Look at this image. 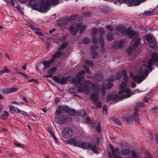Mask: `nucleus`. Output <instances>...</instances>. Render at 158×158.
<instances>
[{"instance_id": "44", "label": "nucleus", "mask_w": 158, "mask_h": 158, "mask_svg": "<svg viewBox=\"0 0 158 158\" xmlns=\"http://www.w3.org/2000/svg\"><path fill=\"white\" fill-rule=\"evenodd\" d=\"M85 63L86 64L89 66L92 67L94 66V63L91 61L89 60H86Z\"/></svg>"}, {"instance_id": "58", "label": "nucleus", "mask_w": 158, "mask_h": 158, "mask_svg": "<svg viewBox=\"0 0 158 158\" xmlns=\"http://www.w3.org/2000/svg\"><path fill=\"white\" fill-rule=\"evenodd\" d=\"M21 114L25 117H29V115L25 111H23L21 112Z\"/></svg>"}, {"instance_id": "10", "label": "nucleus", "mask_w": 158, "mask_h": 158, "mask_svg": "<svg viewBox=\"0 0 158 158\" xmlns=\"http://www.w3.org/2000/svg\"><path fill=\"white\" fill-rule=\"evenodd\" d=\"M130 76L131 78H133V81H137L138 84L141 83L144 79V76L143 75H141L140 76L136 75H133L131 72L130 73Z\"/></svg>"}, {"instance_id": "1", "label": "nucleus", "mask_w": 158, "mask_h": 158, "mask_svg": "<svg viewBox=\"0 0 158 158\" xmlns=\"http://www.w3.org/2000/svg\"><path fill=\"white\" fill-rule=\"evenodd\" d=\"M39 2L41 4H33V8L35 10L40 12H47V9L48 6L52 4L56 5L59 3L58 0H39Z\"/></svg>"}, {"instance_id": "61", "label": "nucleus", "mask_w": 158, "mask_h": 158, "mask_svg": "<svg viewBox=\"0 0 158 158\" xmlns=\"http://www.w3.org/2000/svg\"><path fill=\"white\" fill-rule=\"evenodd\" d=\"M98 52H92V54L93 55L94 58L96 59L97 57V55H98Z\"/></svg>"}, {"instance_id": "33", "label": "nucleus", "mask_w": 158, "mask_h": 158, "mask_svg": "<svg viewBox=\"0 0 158 158\" xmlns=\"http://www.w3.org/2000/svg\"><path fill=\"white\" fill-rule=\"evenodd\" d=\"M70 19L72 20H74L76 21L79 20L78 19V15H72L70 17Z\"/></svg>"}, {"instance_id": "51", "label": "nucleus", "mask_w": 158, "mask_h": 158, "mask_svg": "<svg viewBox=\"0 0 158 158\" xmlns=\"http://www.w3.org/2000/svg\"><path fill=\"white\" fill-rule=\"evenodd\" d=\"M112 98V94H108L107 96V101L109 102L111 99Z\"/></svg>"}, {"instance_id": "13", "label": "nucleus", "mask_w": 158, "mask_h": 158, "mask_svg": "<svg viewBox=\"0 0 158 158\" xmlns=\"http://www.w3.org/2000/svg\"><path fill=\"white\" fill-rule=\"evenodd\" d=\"M99 93L98 92L92 93L90 96V99L93 104L96 103L99 98Z\"/></svg>"}, {"instance_id": "57", "label": "nucleus", "mask_w": 158, "mask_h": 158, "mask_svg": "<svg viewBox=\"0 0 158 158\" xmlns=\"http://www.w3.org/2000/svg\"><path fill=\"white\" fill-rule=\"evenodd\" d=\"M106 27L110 31H113L114 29L110 25H106Z\"/></svg>"}, {"instance_id": "34", "label": "nucleus", "mask_w": 158, "mask_h": 158, "mask_svg": "<svg viewBox=\"0 0 158 158\" xmlns=\"http://www.w3.org/2000/svg\"><path fill=\"white\" fill-rule=\"evenodd\" d=\"M8 113L7 111H4V113L1 116V118L2 119H4L8 115Z\"/></svg>"}, {"instance_id": "54", "label": "nucleus", "mask_w": 158, "mask_h": 158, "mask_svg": "<svg viewBox=\"0 0 158 158\" xmlns=\"http://www.w3.org/2000/svg\"><path fill=\"white\" fill-rule=\"evenodd\" d=\"M114 76H111V77H109L107 81L108 82L113 81L114 80Z\"/></svg>"}, {"instance_id": "45", "label": "nucleus", "mask_w": 158, "mask_h": 158, "mask_svg": "<svg viewBox=\"0 0 158 158\" xmlns=\"http://www.w3.org/2000/svg\"><path fill=\"white\" fill-rule=\"evenodd\" d=\"M96 130L98 132H100L101 131V124L100 123L98 122L97 126L96 127Z\"/></svg>"}, {"instance_id": "48", "label": "nucleus", "mask_w": 158, "mask_h": 158, "mask_svg": "<svg viewBox=\"0 0 158 158\" xmlns=\"http://www.w3.org/2000/svg\"><path fill=\"white\" fill-rule=\"evenodd\" d=\"M144 105V103L141 102H138L136 104V107L138 108V107H142Z\"/></svg>"}, {"instance_id": "41", "label": "nucleus", "mask_w": 158, "mask_h": 158, "mask_svg": "<svg viewBox=\"0 0 158 158\" xmlns=\"http://www.w3.org/2000/svg\"><path fill=\"white\" fill-rule=\"evenodd\" d=\"M122 77V73L120 72H118L116 75H115V78L117 80H118L120 78H121Z\"/></svg>"}, {"instance_id": "47", "label": "nucleus", "mask_w": 158, "mask_h": 158, "mask_svg": "<svg viewBox=\"0 0 158 158\" xmlns=\"http://www.w3.org/2000/svg\"><path fill=\"white\" fill-rule=\"evenodd\" d=\"M92 33L94 36L97 34H98V29L93 28L92 29Z\"/></svg>"}, {"instance_id": "18", "label": "nucleus", "mask_w": 158, "mask_h": 158, "mask_svg": "<svg viewBox=\"0 0 158 158\" xmlns=\"http://www.w3.org/2000/svg\"><path fill=\"white\" fill-rule=\"evenodd\" d=\"M17 90V89L16 88H6L3 89H2V92L5 94H8L16 92Z\"/></svg>"}, {"instance_id": "53", "label": "nucleus", "mask_w": 158, "mask_h": 158, "mask_svg": "<svg viewBox=\"0 0 158 158\" xmlns=\"http://www.w3.org/2000/svg\"><path fill=\"white\" fill-rule=\"evenodd\" d=\"M89 41V39L87 38H84L82 40L83 43L84 44L88 43Z\"/></svg>"}, {"instance_id": "42", "label": "nucleus", "mask_w": 158, "mask_h": 158, "mask_svg": "<svg viewBox=\"0 0 158 158\" xmlns=\"http://www.w3.org/2000/svg\"><path fill=\"white\" fill-rule=\"evenodd\" d=\"M145 38L146 40L148 41H150L152 40H153L152 39V36L151 35H147L145 36Z\"/></svg>"}, {"instance_id": "22", "label": "nucleus", "mask_w": 158, "mask_h": 158, "mask_svg": "<svg viewBox=\"0 0 158 158\" xmlns=\"http://www.w3.org/2000/svg\"><path fill=\"white\" fill-rule=\"evenodd\" d=\"M149 45L150 47L152 49H155L156 47L157 44L155 39L152 40L150 41Z\"/></svg>"}, {"instance_id": "56", "label": "nucleus", "mask_w": 158, "mask_h": 158, "mask_svg": "<svg viewBox=\"0 0 158 158\" xmlns=\"http://www.w3.org/2000/svg\"><path fill=\"white\" fill-rule=\"evenodd\" d=\"M123 40H121L119 41V43L118 45V47H121L123 45Z\"/></svg>"}, {"instance_id": "20", "label": "nucleus", "mask_w": 158, "mask_h": 158, "mask_svg": "<svg viewBox=\"0 0 158 158\" xmlns=\"http://www.w3.org/2000/svg\"><path fill=\"white\" fill-rule=\"evenodd\" d=\"M11 71L9 69L8 67L5 65L3 66V69L0 70V74H2L4 73H10Z\"/></svg>"}, {"instance_id": "26", "label": "nucleus", "mask_w": 158, "mask_h": 158, "mask_svg": "<svg viewBox=\"0 0 158 158\" xmlns=\"http://www.w3.org/2000/svg\"><path fill=\"white\" fill-rule=\"evenodd\" d=\"M52 62V60H49L48 61H45L43 63V64L44 66V67L45 68H48L51 65Z\"/></svg>"}, {"instance_id": "19", "label": "nucleus", "mask_w": 158, "mask_h": 158, "mask_svg": "<svg viewBox=\"0 0 158 158\" xmlns=\"http://www.w3.org/2000/svg\"><path fill=\"white\" fill-rule=\"evenodd\" d=\"M84 78V76H81L77 77V78H73L72 80V82L74 84H78V83H80L82 81Z\"/></svg>"}, {"instance_id": "14", "label": "nucleus", "mask_w": 158, "mask_h": 158, "mask_svg": "<svg viewBox=\"0 0 158 158\" xmlns=\"http://www.w3.org/2000/svg\"><path fill=\"white\" fill-rule=\"evenodd\" d=\"M56 121L59 124H63L65 121V119L64 117L60 114H57L55 117Z\"/></svg>"}, {"instance_id": "37", "label": "nucleus", "mask_w": 158, "mask_h": 158, "mask_svg": "<svg viewBox=\"0 0 158 158\" xmlns=\"http://www.w3.org/2000/svg\"><path fill=\"white\" fill-rule=\"evenodd\" d=\"M113 36L112 34L109 33L108 34L106 40L109 41H111L113 39Z\"/></svg>"}, {"instance_id": "12", "label": "nucleus", "mask_w": 158, "mask_h": 158, "mask_svg": "<svg viewBox=\"0 0 158 158\" xmlns=\"http://www.w3.org/2000/svg\"><path fill=\"white\" fill-rule=\"evenodd\" d=\"M82 143L83 142L81 141H77L76 139L74 138L68 140V143L69 144L80 148H81Z\"/></svg>"}, {"instance_id": "21", "label": "nucleus", "mask_w": 158, "mask_h": 158, "mask_svg": "<svg viewBox=\"0 0 158 158\" xmlns=\"http://www.w3.org/2000/svg\"><path fill=\"white\" fill-rule=\"evenodd\" d=\"M56 68H53L48 70V72L49 74L45 75L44 76V77L46 78L52 77L53 76L52 73L56 71Z\"/></svg>"}, {"instance_id": "63", "label": "nucleus", "mask_w": 158, "mask_h": 158, "mask_svg": "<svg viewBox=\"0 0 158 158\" xmlns=\"http://www.w3.org/2000/svg\"><path fill=\"white\" fill-rule=\"evenodd\" d=\"M47 130L50 134H52V133H53L52 129L51 127H48Z\"/></svg>"}, {"instance_id": "29", "label": "nucleus", "mask_w": 158, "mask_h": 158, "mask_svg": "<svg viewBox=\"0 0 158 158\" xmlns=\"http://www.w3.org/2000/svg\"><path fill=\"white\" fill-rule=\"evenodd\" d=\"M131 152V151L129 150L124 149L122 151H121V154H123L125 155H128Z\"/></svg>"}, {"instance_id": "24", "label": "nucleus", "mask_w": 158, "mask_h": 158, "mask_svg": "<svg viewBox=\"0 0 158 158\" xmlns=\"http://www.w3.org/2000/svg\"><path fill=\"white\" fill-rule=\"evenodd\" d=\"M93 41L94 44L91 47V49L92 50H94L98 48V44L97 43V40L96 38L95 37L93 38Z\"/></svg>"}, {"instance_id": "52", "label": "nucleus", "mask_w": 158, "mask_h": 158, "mask_svg": "<svg viewBox=\"0 0 158 158\" xmlns=\"http://www.w3.org/2000/svg\"><path fill=\"white\" fill-rule=\"evenodd\" d=\"M132 158H138L137 154L134 151H132L131 153Z\"/></svg>"}, {"instance_id": "2", "label": "nucleus", "mask_w": 158, "mask_h": 158, "mask_svg": "<svg viewBox=\"0 0 158 158\" xmlns=\"http://www.w3.org/2000/svg\"><path fill=\"white\" fill-rule=\"evenodd\" d=\"M152 58L148 61V66L146 64L142 66L140 69V72L143 73L145 76H148V71L147 69H152V65L156 61H158V54L156 52L153 53L152 55Z\"/></svg>"}, {"instance_id": "46", "label": "nucleus", "mask_w": 158, "mask_h": 158, "mask_svg": "<svg viewBox=\"0 0 158 158\" xmlns=\"http://www.w3.org/2000/svg\"><path fill=\"white\" fill-rule=\"evenodd\" d=\"M153 11H147L144 12V14L147 16H150L152 15L153 13Z\"/></svg>"}, {"instance_id": "6", "label": "nucleus", "mask_w": 158, "mask_h": 158, "mask_svg": "<svg viewBox=\"0 0 158 158\" xmlns=\"http://www.w3.org/2000/svg\"><path fill=\"white\" fill-rule=\"evenodd\" d=\"M140 40L139 39L137 38L132 40L131 42V47H129L127 49V52L129 55L131 54L132 49L136 48L139 45Z\"/></svg>"}, {"instance_id": "3", "label": "nucleus", "mask_w": 158, "mask_h": 158, "mask_svg": "<svg viewBox=\"0 0 158 158\" xmlns=\"http://www.w3.org/2000/svg\"><path fill=\"white\" fill-rule=\"evenodd\" d=\"M118 31H120L121 35L124 36H127L130 39L138 36V33L132 30L130 28H125L122 26H119L117 28Z\"/></svg>"}, {"instance_id": "59", "label": "nucleus", "mask_w": 158, "mask_h": 158, "mask_svg": "<svg viewBox=\"0 0 158 158\" xmlns=\"http://www.w3.org/2000/svg\"><path fill=\"white\" fill-rule=\"evenodd\" d=\"M102 110L103 113H104V112H105V113L106 114L107 113V108L106 106L105 105H104L103 106L102 108Z\"/></svg>"}, {"instance_id": "64", "label": "nucleus", "mask_w": 158, "mask_h": 158, "mask_svg": "<svg viewBox=\"0 0 158 158\" xmlns=\"http://www.w3.org/2000/svg\"><path fill=\"white\" fill-rule=\"evenodd\" d=\"M85 71L84 70H82L80 72H79L78 73V74L79 75H82V74H85Z\"/></svg>"}, {"instance_id": "36", "label": "nucleus", "mask_w": 158, "mask_h": 158, "mask_svg": "<svg viewBox=\"0 0 158 158\" xmlns=\"http://www.w3.org/2000/svg\"><path fill=\"white\" fill-rule=\"evenodd\" d=\"M67 45V44L66 43L64 42L62 44L60 47L58 48V50H61V51H62V50L63 48L66 47Z\"/></svg>"}, {"instance_id": "35", "label": "nucleus", "mask_w": 158, "mask_h": 158, "mask_svg": "<svg viewBox=\"0 0 158 158\" xmlns=\"http://www.w3.org/2000/svg\"><path fill=\"white\" fill-rule=\"evenodd\" d=\"M69 109L70 108H69V107L67 106L62 107V110L64 112H66L68 113L69 111Z\"/></svg>"}, {"instance_id": "11", "label": "nucleus", "mask_w": 158, "mask_h": 158, "mask_svg": "<svg viewBox=\"0 0 158 158\" xmlns=\"http://www.w3.org/2000/svg\"><path fill=\"white\" fill-rule=\"evenodd\" d=\"M98 34H101L99 37V40L101 47H102L104 45L103 36L105 34V30L103 28H100L98 29Z\"/></svg>"}, {"instance_id": "4", "label": "nucleus", "mask_w": 158, "mask_h": 158, "mask_svg": "<svg viewBox=\"0 0 158 158\" xmlns=\"http://www.w3.org/2000/svg\"><path fill=\"white\" fill-rule=\"evenodd\" d=\"M135 91L131 92L130 89H127L126 90V94L124 93H121L119 94V96L116 95H115L113 98V100L114 101L118 102L119 100H122L124 98L130 97L131 95L134 94Z\"/></svg>"}, {"instance_id": "30", "label": "nucleus", "mask_w": 158, "mask_h": 158, "mask_svg": "<svg viewBox=\"0 0 158 158\" xmlns=\"http://www.w3.org/2000/svg\"><path fill=\"white\" fill-rule=\"evenodd\" d=\"M138 108L136 107H135L134 108V112L133 113L132 116L131 117L134 118V117H138V114L137 113Z\"/></svg>"}, {"instance_id": "43", "label": "nucleus", "mask_w": 158, "mask_h": 158, "mask_svg": "<svg viewBox=\"0 0 158 158\" xmlns=\"http://www.w3.org/2000/svg\"><path fill=\"white\" fill-rule=\"evenodd\" d=\"M144 0H135L134 5H139Z\"/></svg>"}, {"instance_id": "28", "label": "nucleus", "mask_w": 158, "mask_h": 158, "mask_svg": "<svg viewBox=\"0 0 158 158\" xmlns=\"http://www.w3.org/2000/svg\"><path fill=\"white\" fill-rule=\"evenodd\" d=\"M134 118L131 116L127 117L125 118L126 120V121L127 123L128 124H131L134 121Z\"/></svg>"}, {"instance_id": "27", "label": "nucleus", "mask_w": 158, "mask_h": 158, "mask_svg": "<svg viewBox=\"0 0 158 158\" xmlns=\"http://www.w3.org/2000/svg\"><path fill=\"white\" fill-rule=\"evenodd\" d=\"M119 2H128V4L130 6H132L134 5L135 0H118Z\"/></svg>"}, {"instance_id": "17", "label": "nucleus", "mask_w": 158, "mask_h": 158, "mask_svg": "<svg viewBox=\"0 0 158 158\" xmlns=\"http://www.w3.org/2000/svg\"><path fill=\"white\" fill-rule=\"evenodd\" d=\"M103 78V77L102 74L97 73L93 76V79L94 81L99 82Z\"/></svg>"}, {"instance_id": "38", "label": "nucleus", "mask_w": 158, "mask_h": 158, "mask_svg": "<svg viewBox=\"0 0 158 158\" xmlns=\"http://www.w3.org/2000/svg\"><path fill=\"white\" fill-rule=\"evenodd\" d=\"M76 111L75 110L70 109L68 114L71 115H74L76 114Z\"/></svg>"}, {"instance_id": "50", "label": "nucleus", "mask_w": 158, "mask_h": 158, "mask_svg": "<svg viewBox=\"0 0 158 158\" xmlns=\"http://www.w3.org/2000/svg\"><path fill=\"white\" fill-rule=\"evenodd\" d=\"M85 111L82 110L79 111L78 112V114L80 116H82L85 115Z\"/></svg>"}, {"instance_id": "7", "label": "nucleus", "mask_w": 158, "mask_h": 158, "mask_svg": "<svg viewBox=\"0 0 158 158\" xmlns=\"http://www.w3.org/2000/svg\"><path fill=\"white\" fill-rule=\"evenodd\" d=\"M73 132L72 129L69 127H65L63 130L62 135L63 138L68 139L73 135Z\"/></svg>"}, {"instance_id": "39", "label": "nucleus", "mask_w": 158, "mask_h": 158, "mask_svg": "<svg viewBox=\"0 0 158 158\" xmlns=\"http://www.w3.org/2000/svg\"><path fill=\"white\" fill-rule=\"evenodd\" d=\"M112 120L114 121V123L118 125H121V123L120 121L117 118H112Z\"/></svg>"}, {"instance_id": "8", "label": "nucleus", "mask_w": 158, "mask_h": 158, "mask_svg": "<svg viewBox=\"0 0 158 158\" xmlns=\"http://www.w3.org/2000/svg\"><path fill=\"white\" fill-rule=\"evenodd\" d=\"M92 82L89 80H86L84 82V86L82 88H79L77 89V91L79 93H82L84 92H87L89 90V85H91Z\"/></svg>"}, {"instance_id": "40", "label": "nucleus", "mask_w": 158, "mask_h": 158, "mask_svg": "<svg viewBox=\"0 0 158 158\" xmlns=\"http://www.w3.org/2000/svg\"><path fill=\"white\" fill-rule=\"evenodd\" d=\"M9 107L12 113H14V112H15V109L13 106L11 105H10Z\"/></svg>"}, {"instance_id": "5", "label": "nucleus", "mask_w": 158, "mask_h": 158, "mask_svg": "<svg viewBox=\"0 0 158 158\" xmlns=\"http://www.w3.org/2000/svg\"><path fill=\"white\" fill-rule=\"evenodd\" d=\"M85 26L81 25L78 23L76 25H73L70 26L69 27L70 33L73 35H76L78 31L80 30L82 31L85 28Z\"/></svg>"}, {"instance_id": "32", "label": "nucleus", "mask_w": 158, "mask_h": 158, "mask_svg": "<svg viewBox=\"0 0 158 158\" xmlns=\"http://www.w3.org/2000/svg\"><path fill=\"white\" fill-rule=\"evenodd\" d=\"M62 107H61L60 106H59L56 108L55 113L57 114H61L62 112Z\"/></svg>"}, {"instance_id": "9", "label": "nucleus", "mask_w": 158, "mask_h": 158, "mask_svg": "<svg viewBox=\"0 0 158 158\" xmlns=\"http://www.w3.org/2000/svg\"><path fill=\"white\" fill-rule=\"evenodd\" d=\"M81 148L85 149L89 148L94 152H97L96 150V145H93L91 143H89L83 142Z\"/></svg>"}, {"instance_id": "60", "label": "nucleus", "mask_w": 158, "mask_h": 158, "mask_svg": "<svg viewBox=\"0 0 158 158\" xmlns=\"http://www.w3.org/2000/svg\"><path fill=\"white\" fill-rule=\"evenodd\" d=\"M157 110V108L156 107L152 108L151 109L150 111L152 113H156Z\"/></svg>"}, {"instance_id": "55", "label": "nucleus", "mask_w": 158, "mask_h": 158, "mask_svg": "<svg viewBox=\"0 0 158 158\" xmlns=\"http://www.w3.org/2000/svg\"><path fill=\"white\" fill-rule=\"evenodd\" d=\"M102 107V104L101 102H98L96 105V108H101Z\"/></svg>"}, {"instance_id": "62", "label": "nucleus", "mask_w": 158, "mask_h": 158, "mask_svg": "<svg viewBox=\"0 0 158 158\" xmlns=\"http://www.w3.org/2000/svg\"><path fill=\"white\" fill-rule=\"evenodd\" d=\"M101 89V94H102L103 95H105L106 93V91L105 88H102Z\"/></svg>"}, {"instance_id": "49", "label": "nucleus", "mask_w": 158, "mask_h": 158, "mask_svg": "<svg viewBox=\"0 0 158 158\" xmlns=\"http://www.w3.org/2000/svg\"><path fill=\"white\" fill-rule=\"evenodd\" d=\"M113 86V84L112 83H111V82H109L106 84V87L107 89H110L111 88H112Z\"/></svg>"}, {"instance_id": "31", "label": "nucleus", "mask_w": 158, "mask_h": 158, "mask_svg": "<svg viewBox=\"0 0 158 158\" xmlns=\"http://www.w3.org/2000/svg\"><path fill=\"white\" fill-rule=\"evenodd\" d=\"M33 30L37 35H42V34L40 32V30L39 28L35 27V28H34Z\"/></svg>"}, {"instance_id": "25", "label": "nucleus", "mask_w": 158, "mask_h": 158, "mask_svg": "<svg viewBox=\"0 0 158 158\" xmlns=\"http://www.w3.org/2000/svg\"><path fill=\"white\" fill-rule=\"evenodd\" d=\"M62 53L63 52L61 51V50H59L52 55V57L53 58H59L61 56Z\"/></svg>"}, {"instance_id": "16", "label": "nucleus", "mask_w": 158, "mask_h": 158, "mask_svg": "<svg viewBox=\"0 0 158 158\" xmlns=\"http://www.w3.org/2000/svg\"><path fill=\"white\" fill-rule=\"evenodd\" d=\"M53 79L54 81L61 85L65 84L67 80V78L64 77L60 78L58 77L55 76L53 77Z\"/></svg>"}, {"instance_id": "15", "label": "nucleus", "mask_w": 158, "mask_h": 158, "mask_svg": "<svg viewBox=\"0 0 158 158\" xmlns=\"http://www.w3.org/2000/svg\"><path fill=\"white\" fill-rule=\"evenodd\" d=\"M127 81H123L120 85V90L119 91L118 94H121V93H124L126 94V90L125 88L127 86Z\"/></svg>"}, {"instance_id": "23", "label": "nucleus", "mask_w": 158, "mask_h": 158, "mask_svg": "<svg viewBox=\"0 0 158 158\" xmlns=\"http://www.w3.org/2000/svg\"><path fill=\"white\" fill-rule=\"evenodd\" d=\"M91 85L92 88L94 90L98 91L100 88V85L98 83H92Z\"/></svg>"}]
</instances>
